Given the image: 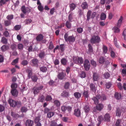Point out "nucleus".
Listing matches in <instances>:
<instances>
[{
  "label": "nucleus",
  "mask_w": 126,
  "mask_h": 126,
  "mask_svg": "<svg viewBox=\"0 0 126 126\" xmlns=\"http://www.w3.org/2000/svg\"><path fill=\"white\" fill-rule=\"evenodd\" d=\"M106 85L107 88L109 89L111 87V84L110 82H107L106 84Z\"/></svg>",
  "instance_id": "338daca9"
},
{
  "label": "nucleus",
  "mask_w": 126,
  "mask_h": 126,
  "mask_svg": "<svg viewBox=\"0 0 126 126\" xmlns=\"http://www.w3.org/2000/svg\"><path fill=\"white\" fill-rule=\"evenodd\" d=\"M74 62L78 64H82L83 62V60L81 57H73V58Z\"/></svg>",
  "instance_id": "7ed1b4c3"
},
{
  "label": "nucleus",
  "mask_w": 126,
  "mask_h": 126,
  "mask_svg": "<svg viewBox=\"0 0 126 126\" xmlns=\"http://www.w3.org/2000/svg\"><path fill=\"white\" fill-rule=\"evenodd\" d=\"M76 4L74 3H72L69 5V7L71 10L73 11L74 10L76 7Z\"/></svg>",
  "instance_id": "5701e85b"
},
{
  "label": "nucleus",
  "mask_w": 126,
  "mask_h": 126,
  "mask_svg": "<svg viewBox=\"0 0 126 126\" xmlns=\"http://www.w3.org/2000/svg\"><path fill=\"white\" fill-rule=\"evenodd\" d=\"M54 104L57 107L60 106V103L59 101L57 100H56L54 101Z\"/></svg>",
  "instance_id": "8fccbe9b"
},
{
  "label": "nucleus",
  "mask_w": 126,
  "mask_h": 126,
  "mask_svg": "<svg viewBox=\"0 0 126 126\" xmlns=\"http://www.w3.org/2000/svg\"><path fill=\"white\" fill-rule=\"evenodd\" d=\"M64 38L65 41L69 43H73L75 41V38L73 35L68 36L67 33H65L64 35Z\"/></svg>",
  "instance_id": "f03ea898"
},
{
  "label": "nucleus",
  "mask_w": 126,
  "mask_h": 126,
  "mask_svg": "<svg viewBox=\"0 0 126 126\" xmlns=\"http://www.w3.org/2000/svg\"><path fill=\"white\" fill-rule=\"evenodd\" d=\"M11 87L13 89H16L17 87V85L16 83H14L12 84L11 85Z\"/></svg>",
  "instance_id": "13d9d810"
},
{
  "label": "nucleus",
  "mask_w": 126,
  "mask_h": 126,
  "mask_svg": "<svg viewBox=\"0 0 126 126\" xmlns=\"http://www.w3.org/2000/svg\"><path fill=\"white\" fill-rule=\"evenodd\" d=\"M103 105L101 104H99L97 105L96 106V109L98 110H100L103 108Z\"/></svg>",
  "instance_id": "c9c22d12"
},
{
  "label": "nucleus",
  "mask_w": 126,
  "mask_h": 126,
  "mask_svg": "<svg viewBox=\"0 0 126 126\" xmlns=\"http://www.w3.org/2000/svg\"><path fill=\"white\" fill-rule=\"evenodd\" d=\"M64 77V73L63 72L60 73L58 75V78L59 79H63Z\"/></svg>",
  "instance_id": "4be33fe9"
},
{
  "label": "nucleus",
  "mask_w": 126,
  "mask_h": 126,
  "mask_svg": "<svg viewBox=\"0 0 126 126\" xmlns=\"http://www.w3.org/2000/svg\"><path fill=\"white\" fill-rule=\"evenodd\" d=\"M114 97L117 100H119L121 97V94L117 92L115 93L114 94Z\"/></svg>",
  "instance_id": "aec40b11"
},
{
  "label": "nucleus",
  "mask_w": 126,
  "mask_h": 126,
  "mask_svg": "<svg viewBox=\"0 0 126 126\" xmlns=\"http://www.w3.org/2000/svg\"><path fill=\"white\" fill-rule=\"evenodd\" d=\"M92 43H99L100 41V39L98 36H93L90 40Z\"/></svg>",
  "instance_id": "39448f33"
},
{
  "label": "nucleus",
  "mask_w": 126,
  "mask_h": 126,
  "mask_svg": "<svg viewBox=\"0 0 126 126\" xmlns=\"http://www.w3.org/2000/svg\"><path fill=\"white\" fill-rule=\"evenodd\" d=\"M19 59L17 58L13 60L11 63V64L13 65H14L18 62Z\"/></svg>",
  "instance_id": "3c124183"
},
{
  "label": "nucleus",
  "mask_w": 126,
  "mask_h": 126,
  "mask_svg": "<svg viewBox=\"0 0 126 126\" xmlns=\"http://www.w3.org/2000/svg\"><path fill=\"white\" fill-rule=\"evenodd\" d=\"M28 62L27 60H24L22 61L21 63V64L23 66H26L28 64Z\"/></svg>",
  "instance_id": "6e6d98bb"
},
{
  "label": "nucleus",
  "mask_w": 126,
  "mask_h": 126,
  "mask_svg": "<svg viewBox=\"0 0 126 126\" xmlns=\"http://www.w3.org/2000/svg\"><path fill=\"white\" fill-rule=\"evenodd\" d=\"M16 47V45L15 44H12L11 47V48L12 50H15Z\"/></svg>",
  "instance_id": "e2e57ef3"
},
{
  "label": "nucleus",
  "mask_w": 126,
  "mask_h": 126,
  "mask_svg": "<svg viewBox=\"0 0 126 126\" xmlns=\"http://www.w3.org/2000/svg\"><path fill=\"white\" fill-rule=\"evenodd\" d=\"M70 22L68 21H67L66 23V26L68 28H70L71 27V24Z\"/></svg>",
  "instance_id": "69168bd1"
},
{
  "label": "nucleus",
  "mask_w": 126,
  "mask_h": 126,
  "mask_svg": "<svg viewBox=\"0 0 126 126\" xmlns=\"http://www.w3.org/2000/svg\"><path fill=\"white\" fill-rule=\"evenodd\" d=\"M86 74L84 71H82L80 75V77L82 78H85L86 77Z\"/></svg>",
  "instance_id": "bf43d9fd"
},
{
  "label": "nucleus",
  "mask_w": 126,
  "mask_h": 126,
  "mask_svg": "<svg viewBox=\"0 0 126 126\" xmlns=\"http://www.w3.org/2000/svg\"><path fill=\"white\" fill-rule=\"evenodd\" d=\"M91 65L94 67H96V62L93 60H92L91 61Z\"/></svg>",
  "instance_id": "774afa93"
},
{
  "label": "nucleus",
  "mask_w": 126,
  "mask_h": 126,
  "mask_svg": "<svg viewBox=\"0 0 126 126\" xmlns=\"http://www.w3.org/2000/svg\"><path fill=\"white\" fill-rule=\"evenodd\" d=\"M32 71L31 70H28V76L29 79H30L31 77V76L32 75Z\"/></svg>",
  "instance_id": "5fc2aeb1"
},
{
  "label": "nucleus",
  "mask_w": 126,
  "mask_h": 126,
  "mask_svg": "<svg viewBox=\"0 0 126 126\" xmlns=\"http://www.w3.org/2000/svg\"><path fill=\"white\" fill-rule=\"evenodd\" d=\"M54 114V113L53 112H48L47 114L48 118H50Z\"/></svg>",
  "instance_id": "de8ad7c7"
},
{
  "label": "nucleus",
  "mask_w": 126,
  "mask_h": 126,
  "mask_svg": "<svg viewBox=\"0 0 126 126\" xmlns=\"http://www.w3.org/2000/svg\"><path fill=\"white\" fill-rule=\"evenodd\" d=\"M90 90H92L93 92L95 91V87L94 84H90Z\"/></svg>",
  "instance_id": "f704fd0d"
},
{
  "label": "nucleus",
  "mask_w": 126,
  "mask_h": 126,
  "mask_svg": "<svg viewBox=\"0 0 126 126\" xmlns=\"http://www.w3.org/2000/svg\"><path fill=\"white\" fill-rule=\"evenodd\" d=\"M106 99V97L105 94H102L101 95L98 94L96 97L94 96L92 98V99L94 101V103L95 104H97L98 103V100H105Z\"/></svg>",
  "instance_id": "f257e3e1"
},
{
  "label": "nucleus",
  "mask_w": 126,
  "mask_h": 126,
  "mask_svg": "<svg viewBox=\"0 0 126 126\" xmlns=\"http://www.w3.org/2000/svg\"><path fill=\"white\" fill-rule=\"evenodd\" d=\"M110 114L108 113L106 114L103 118V120L104 121L109 122L110 120Z\"/></svg>",
  "instance_id": "1a4fd4ad"
},
{
  "label": "nucleus",
  "mask_w": 126,
  "mask_h": 126,
  "mask_svg": "<svg viewBox=\"0 0 126 126\" xmlns=\"http://www.w3.org/2000/svg\"><path fill=\"white\" fill-rule=\"evenodd\" d=\"M21 10L23 14H25L27 13H29L31 11V9L29 7L26 8L24 6H22L21 8Z\"/></svg>",
  "instance_id": "6e6552de"
},
{
  "label": "nucleus",
  "mask_w": 126,
  "mask_h": 126,
  "mask_svg": "<svg viewBox=\"0 0 126 126\" xmlns=\"http://www.w3.org/2000/svg\"><path fill=\"white\" fill-rule=\"evenodd\" d=\"M54 47L53 44L52 42H50L49 43V45L48 46V49H52Z\"/></svg>",
  "instance_id": "603ef678"
},
{
  "label": "nucleus",
  "mask_w": 126,
  "mask_h": 126,
  "mask_svg": "<svg viewBox=\"0 0 126 126\" xmlns=\"http://www.w3.org/2000/svg\"><path fill=\"white\" fill-rule=\"evenodd\" d=\"M32 21V20L31 19H26L24 21V22L25 24L28 25L31 23Z\"/></svg>",
  "instance_id": "79ce46f5"
},
{
  "label": "nucleus",
  "mask_w": 126,
  "mask_h": 126,
  "mask_svg": "<svg viewBox=\"0 0 126 126\" xmlns=\"http://www.w3.org/2000/svg\"><path fill=\"white\" fill-rule=\"evenodd\" d=\"M4 24L5 26H8L10 25L11 23V21L6 20L4 21Z\"/></svg>",
  "instance_id": "b1692460"
},
{
  "label": "nucleus",
  "mask_w": 126,
  "mask_h": 126,
  "mask_svg": "<svg viewBox=\"0 0 126 126\" xmlns=\"http://www.w3.org/2000/svg\"><path fill=\"white\" fill-rule=\"evenodd\" d=\"M93 79L94 81H97L98 79V74L96 73H94L93 74Z\"/></svg>",
  "instance_id": "4468645a"
},
{
  "label": "nucleus",
  "mask_w": 126,
  "mask_h": 126,
  "mask_svg": "<svg viewBox=\"0 0 126 126\" xmlns=\"http://www.w3.org/2000/svg\"><path fill=\"white\" fill-rule=\"evenodd\" d=\"M121 110L119 108H117L116 111V115L120 117L121 115Z\"/></svg>",
  "instance_id": "c756f323"
},
{
  "label": "nucleus",
  "mask_w": 126,
  "mask_h": 126,
  "mask_svg": "<svg viewBox=\"0 0 126 126\" xmlns=\"http://www.w3.org/2000/svg\"><path fill=\"white\" fill-rule=\"evenodd\" d=\"M81 7L83 9H87L88 7L87 2H83L81 5Z\"/></svg>",
  "instance_id": "6ab92c4d"
},
{
  "label": "nucleus",
  "mask_w": 126,
  "mask_h": 126,
  "mask_svg": "<svg viewBox=\"0 0 126 126\" xmlns=\"http://www.w3.org/2000/svg\"><path fill=\"white\" fill-rule=\"evenodd\" d=\"M32 63L34 66H37L38 65V60L36 59H34L32 60Z\"/></svg>",
  "instance_id": "bb28decb"
},
{
  "label": "nucleus",
  "mask_w": 126,
  "mask_h": 126,
  "mask_svg": "<svg viewBox=\"0 0 126 126\" xmlns=\"http://www.w3.org/2000/svg\"><path fill=\"white\" fill-rule=\"evenodd\" d=\"M103 75L104 78L107 79H108L110 76V74L108 72L105 73Z\"/></svg>",
  "instance_id": "58836bf2"
},
{
  "label": "nucleus",
  "mask_w": 126,
  "mask_h": 126,
  "mask_svg": "<svg viewBox=\"0 0 126 126\" xmlns=\"http://www.w3.org/2000/svg\"><path fill=\"white\" fill-rule=\"evenodd\" d=\"M33 124V121L31 120H28L26 121L25 123L26 126H32Z\"/></svg>",
  "instance_id": "f8f14e48"
},
{
  "label": "nucleus",
  "mask_w": 126,
  "mask_h": 126,
  "mask_svg": "<svg viewBox=\"0 0 126 126\" xmlns=\"http://www.w3.org/2000/svg\"><path fill=\"white\" fill-rule=\"evenodd\" d=\"M9 47L6 45H3L1 47V49L2 51L4 52L8 49Z\"/></svg>",
  "instance_id": "a211bd4d"
},
{
  "label": "nucleus",
  "mask_w": 126,
  "mask_h": 126,
  "mask_svg": "<svg viewBox=\"0 0 126 126\" xmlns=\"http://www.w3.org/2000/svg\"><path fill=\"white\" fill-rule=\"evenodd\" d=\"M45 98V96L43 95H42L39 97L38 100L39 102H42L44 101Z\"/></svg>",
  "instance_id": "2f4dec72"
},
{
  "label": "nucleus",
  "mask_w": 126,
  "mask_h": 126,
  "mask_svg": "<svg viewBox=\"0 0 126 126\" xmlns=\"http://www.w3.org/2000/svg\"><path fill=\"white\" fill-rule=\"evenodd\" d=\"M88 51L89 53H92L93 52V49L92 47L90 44H89L88 45Z\"/></svg>",
  "instance_id": "e433bc0d"
},
{
  "label": "nucleus",
  "mask_w": 126,
  "mask_h": 126,
  "mask_svg": "<svg viewBox=\"0 0 126 126\" xmlns=\"http://www.w3.org/2000/svg\"><path fill=\"white\" fill-rule=\"evenodd\" d=\"M83 109L85 112L86 113H88L90 110L89 106L87 105L83 107Z\"/></svg>",
  "instance_id": "7c9ffc66"
},
{
  "label": "nucleus",
  "mask_w": 126,
  "mask_h": 126,
  "mask_svg": "<svg viewBox=\"0 0 126 126\" xmlns=\"http://www.w3.org/2000/svg\"><path fill=\"white\" fill-rule=\"evenodd\" d=\"M11 93L13 96H16L18 95V92L16 89H13L11 90Z\"/></svg>",
  "instance_id": "ddd939ff"
},
{
  "label": "nucleus",
  "mask_w": 126,
  "mask_h": 126,
  "mask_svg": "<svg viewBox=\"0 0 126 126\" xmlns=\"http://www.w3.org/2000/svg\"><path fill=\"white\" fill-rule=\"evenodd\" d=\"M74 114L77 117H79L81 115V112L80 109H75L74 110Z\"/></svg>",
  "instance_id": "9b49d317"
},
{
  "label": "nucleus",
  "mask_w": 126,
  "mask_h": 126,
  "mask_svg": "<svg viewBox=\"0 0 126 126\" xmlns=\"http://www.w3.org/2000/svg\"><path fill=\"white\" fill-rule=\"evenodd\" d=\"M83 94L84 97L86 98H88L89 97V92L88 91L84 90Z\"/></svg>",
  "instance_id": "393cba45"
},
{
  "label": "nucleus",
  "mask_w": 126,
  "mask_h": 126,
  "mask_svg": "<svg viewBox=\"0 0 126 126\" xmlns=\"http://www.w3.org/2000/svg\"><path fill=\"white\" fill-rule=\"evenodd\" d=\"M106 17V15L103 13H102L101 14L100 16V19L101 20H105Z\"/></svg>",
  "instance_id": "cd10ccee"
},
{
  "label": "nucleus",
  "mask_w": 126,
  "mask_h": 126,
  "mask_svg": "<svg viewBox=\"0 0 126 126\" xmlns=\"http://www.w3.org/2000/svg\"><path fill=\"white\" fill-rule=\"evenodd\" d=\"M67 61L66 59L64 58H62L61 60V63L62 64L65 65L66 64Z\"/></svg>",
  "instance_id": "a18cd8bd"
},
{
  "label": "nucleus",
  "mask_w": 126,
  "mask_h": 126,
  "mask_svg": "<svg viewBox=\"0 0 126 126\" xmlns=\"http://www.w3.org/2000/svg\"><path fill=\"white\" fill-rule=\"evenodd\" d=\"M31 78L32 81L34 82H36L38 79V78L35 75L32 76Z\"/></svg>",
  "instance_id": "a19ab883"
},
{
  "label": "nucleus",
  "mask_w": 126,
  "mask_h": 126,
  "mask_svg": "<svg viewBox=\"0 0 126 126\" xmlns=\"http://www.w3.org/2000/svg\"><path fill=\"white\" fill-rule=\"evenodd\" d=\"M62 111L65 113L66 110H67L69 113H70L72 110V107L70 106H62L61 108Z\"/></svg>",
  "instance_id": "423d86ee"
},
{
  "label": "nucleus",
  "mask_w": 126,
  "mask_h": 126,
  "mask_svg": "<svg viewBox=\"0 0 126 126\" xmlns=\"http://www.w3.org/2000/svg\"><path fill=\"white\" fill-rule=\"evenodd\" d=\"M21 25H16L14 27V29L16 31H18L21 29Z\"/></svg>",
  "instance_id": "ea45409f"
},
{
  "label": "nucleus",
  "mask_w": 126,
  "mask_h": 126,
  "mask_svg": "<svg viewBox=\"0 0 126 126\" xmlns=\"http://www.w3.org/2000/svg\"><path fill=\"white\" fill-rule=\"evenodd\" d=\"M61 96L64 97H67L69 96V93L66 91H64L61 94Z\"/></svg>",
  "instance_id": "f3484780"
},
{
  "label": "nucleus",
  "mask_w": 126,
  "mask_h": 126,
  "mask_svg": "<svg viewBox=\"0 0 126 126\" xmlns=\"http://www.w3.org/2000/svg\"><path fill=\"white\" fill-rule=\"evenodd\" d=\"M44 38V36L41 34L38 35L36 37V39L37 41L40 42Z\"/></svg>",
  "instance_id": "2eb2a0df"
},
{
  "label": "nucleus",
  "mask_w": 126,
  "mask_h": 126,
  "mask_svg": "<svg viewBox=\"0 0 126 126\" xmlns=\"http://www.w3.org/2000/svg\"><path fill=\"white\" fill-rule=\"evenodd\" d=\"M105 61V59L103 57H101L99 58V63L102 64Z\"/></svg>",
  "instance_id": "4d7b16f0"
},
{
  "label": "nucleus",
  "mask_w": 126,
  "mask_h": 126,
  "mask_svg": "<svg viewBox=\"0 0 126 126\" xmlns=\"http://www.w3.org/2000/svg\"><path fill=\"white\" fill-rule=\"evenodd\" d=\"M77 31L78 33H81L83 31V29L82 28L79 27L77 29Z\"/></svg>",
  "instance_id": "052dcab7"
},
{
  "label": "nucleus",
  "mask_w": 126,
  "mask_h": 126,
  "mask_svg": "<svg viewBox=\"0 0 126 126\" xmlns=\"http://www.w3.org/2000/svg\"><path fill=\"white\" fill-rule=\"evenodd\" d=\"M14 18V15H8L6 17V19L8 20L11 21Z\"/></svg>",
  "instance_id": "4c0bfd02"
},
{
  "label": "nucleus",
  "mask_w": 126,
  "mask_h": 126,
  "mask_svg": "<svg viewBox=\"0 0 126 126\" xmlns=\"http://www.w3.org/2000/svg\"><path fill=\"white\" fill-rule=\"evenodd\" d=\"M84 67L85 70L88 71L90 68V63L89 61L87 59H85L83 63Z\"/></svg>",
  "instance_id": "0eeeda50"
},
{
  "label": "nucleus",
  "mask_w": 126,
  "mask_h": 126,
  "mask_svg": "<svg viewBox=\"0 0 126 126\" xmlns=\"http://www.w3.org/2000/svg\"><path fill=\"white\" fill-rule=\"evenodd\" d=\"M24 116V115L23 114H22L21 115H20L18 114L15 113V116L14 118L17 119L19 117H23Z\"/></svg>",
  "instance_id": "0e129e2a"
},
{
  "label": "nucleus",
  "mask_w": 126,
  "mask_h": 126,
  "mask_svg": "<svg viewBox=\"0 0 126 126\" xmlns=\"http://www.w3.org/2000/svg\"><path fill=\"white\" fill-rule=\"evenodd\" d=\"M123 19V17L122 16H121L118 21V22L117 24V26L118 27H120L122 23Z\"/></svg>",
  "instance_id": "c03bdc74"
},
{
  "label": "nucleus",
  "mask_w": 126,
  "mask_h": 126,
  "mask_svg": "<svg viewBox=\"0 0 126 126\" xmlns=\"http://www.w3.org/2000/svg\"><path fill=\"white\" fill-rule=\"evenodd\" d=\"M1 42L3 44L6 45L8 43L7 39L4 37H3L1 38Z\"/></svg>",
  "instance_id": "412c9836"
},
{
  "label": "nucleus",
  "mask_w": 126,
  "mask_h": 126,
  "mask_svg": "<svg viewBox=\"0 0 126 126\" xmlns=\"http://www.w3.org/2000/svg\"><path fill=\"white\" fill-rule=\"evenodd\" d=\"M45 99L46 101H49L52 100V98L50 95H47L46 96Z\"/></svg>",
  "instance_id": "473e14b6"
},
{
  "label": "nucleus",
  "mask_w": 126,
  "mask_h": 126,
  "mask_svg": "<svg viewBox=\"0 0 126 126\" xmlns=\"http://www.w3.org/2000/svg\"><path fill=\"white\" fill-rule=\"evenodd\" d=\"M45 55V52L44 51L41 52L39 55V57L41 59L44 58Z\"/></svg>",
  "instance_id": "09e8293b"
},
{
  "label": "nucleus",
  "mask_w": 126,
  "mask_h": 126,
  "mask_svg": "<svg viewBox=\"0 0 126 126\" xmlns=\"http://www.w3.org/2000/svg\"><path fill=\"white\" fill-rule=\"evenodd\" d=\"M8 102L10 106L13 107H15L17 105H20L21 103L20 101H16L11 99H10Z\"/></svg>",
  "instance_id": "20e7f679"
},
{
  "label": "nucleus",
  "mask_w": 126,
  "mask_h": 126,
  "mask_svg": "<svg viewBox=\"0 0 126 126\" xmlns=\"http://www.w3.org/2000/svg\"><path fill=\"white\" fill-rule=\"evenodd\" d=\"M37 4L39 5L37 7L38 9L40 11H42L44 10V8L39 0H37Z\"/></svg>",
  "instance_id": "9d476101"
},
{
  "label": "nucleus",
  "mask_w": 126,
  "mask_h": 126,
  "mask_svg": "<svg viewBox=\"0 0 126 126\" xmlns=\"http://www.w3.org/2000/svg\"><path fill=\"white\" fill-rule=\"evenodd\" d=\"M32 90H33V93L34 94H36L39 92L37 87H34L33 88Z\"/></svg>",
  "instance_id": "c85d7f7f"
},
{
  "label": "nucleus",
  "mask_w": 126,
  "mask_h": 126,
  "mask_svg": "<svg viewBox=\"0 0 126 126\" xmlns=\"http://www.w3.org/2000/svg\"><path fill=\"white\" fill-rule=\"evenodd\" d=\"M102 49L103 54H105L107 53L108 48L107 46L104 45H103Z\"/></svg>",
  "instance_id": "dca6fc26"
},
{
  "label": "nucleus",
  "mask_w": 126,
  "mask_h": 126,
  "mask_svg": "<svg viewBox=\"0 0 126 126\" xmlns=\"http://www.w3.org/2000/svg\"><path fill=\"white\" fill-rule=\"evenodd\" d=\"M121 122V120L119 119L117 120L116 121V124H115V126H121L120 125V123Z\"/></svg>",
  "instance_id": "680f3d73"
},
{
  "label": "nucleus",
  "mask_w": 126,
  "mask_h": 126,
  "mask_svg": "<svg viewBox=\"0 0 126 126\" xmlns=\"http://www.w3.org/2000/svg\"><path fill=\"white\" fill-rule=\"evenodd\" d=\"M40 70L43 72H46L47 70V68L46 67L43 66L40 68Z\"/></svg>",
  "instance_id": "72a5a7b5"
},
{
  "label": "nucleus",
  "mask_w": 126,
  "mask_h": 126,
  "mask_svg": "<svg viewBox=\"0 0 126 126\" xmlns=\"http://www.w3.org/2000/svg\"><path fill=\"white\" fill-rule=\"evenodd\" d=\"M91 13V10H89L88 11L87 13V20L89 21L90 18V16Z\"/></svg>",
  "instance_id": "37998d69"
},
{
  "label": "nucleus",
  "mask_w": 126,
  "mask_h": 126,
  "mask_svg": "<svg viewBox=\"0 0 126 126\" xmlns=\"http://www.w3.org/2000/svg\"><path fill=\"white\" fill-rule=\"evenodd\" d=\"M20 110L22 112H26L27 111L28 109L26 107L23 106L21 107Z\"/></svg>",
  "instance_id": "49530a36"
},
{
  "label": "nucleus",
  "mask_w": 126,
  "mask_h": 126,
  "mask_svg": "<svg viewBox=\"0 0 126 126\" xmlns=\"http://www.w3.org/2000/svg\"><path fill=\"white\" fill-rule=\"evenodd\" d=\"M74 95L76 98L79 99L80 98L81 96L80 93L78 92H75L74 94Z\"/></svg>",
  "instance_id": "a878e982"
},
{
  "label": "nucleus",
  "mask_w": 126,
  "mask_h": 126,
  "mask_svg": "<svg viewBox=\"0 0 126 126\" xmlns=\"http://www.w3.org/2000/svg\"><path fill=\"white\" fill-rule=\"evenodd\" d=\"M57 124L55 121H51L50 123V126H56Z\"/></svg>",
  "instance_id": "864d4df0"
}]
</instances>
